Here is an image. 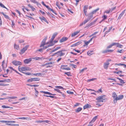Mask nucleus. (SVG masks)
I'll list each match as a JSON object with an SVG mask.
<instances>
[{
    "label": "nucleus",
    "mask_w": 126,
    "mask_h": 126,
    "mask_svg": "<svg viewBox=\"0 0 126 126\" xmlns=\"http://www.w3.org/2000/svg\"><path fill=\"white\" fill-rule=\"evenodd\" d=\"M0 13H1L7 19H10V17H9L6 14H5L3 12H1V13L0 12Z\"/></svg>",
    "instance_id": "21"
},
{
    "label": "nucleus",
    "mask_w": 126,
    "mask_h": 126,
    "mask_svg": "<svg viewBox=\"0 0 126 126\" xmlns=\"http://www.w3.org/2000/svg\"><path fill=\"white\" fill-rule=\"evenodd\" d=\"M1 107L3 108H13L12 107H9L7 106H6L5 105H2Z\"/></svg>",
    "instance_id": "34"
},
{
    "label": "nucleus",
    "mask_w": 126,
    "mask_h": 126,
    "mask_svg": "<svg viewBox=\"0 0 126 126\" xmlns=\"http://www.w3.org/2000/svg\"><path fill=\"white\" fill-rule=\"evenodd\" d=\"M57 34V33L56 32L55 33L53 34V35L52 36V37L50 39V41H49V42L50 43H52L54 39L56 36Z\"/></svg>",
    "instance_id": "6"
},
{
    "label": "nucleus",
    "mask_w": 126,
    "mask_h": 126,
    "mask_svg": "<svg viewBox=\"0 0 126 126\" xmlns=\"http://www.w3.org/2000/svg\"><path fill=\"white\" fill-rule=\"evenodd\" d=\"M97 118V116H95L93 118V119L90 122H91L92 123H93L95 120Z\"/></svg>",
    "instance_id": "23"
},
{
    "label": "nucleus",
    "mask_w": 126,
    "mask_h": 126,
    "mask_svg": "<svg viewBox=\"0 0 126 126\" xmlns=\"http://www.w3.org/2000/svg\"><path fill=\"white\" fill-rule=\"evenodd\" d=\"M102 53H108V50H105L102 51Z\"/></svg>",
    "instance_id": "59"
},
{
    "label": "nucleus",
    "mask_w": 126,
    "mask_h": 126,
    "mask_svg": "<svg viewBox=\"0 0 126 126\" xmlns=\"http://www.w3.org/2000/svg\"><path fill=\"white\" fill-rule=\"evenodd\" d=\"M47 39V37H46L42 41V42H43L45 43Z\"/></svg>",
    "instance_id": "47"
},
{
    "label": "nucleus",
    "mask_w": 126,
    "mask_h": 126,
    "mask_svg": "<svg viewBox=\"0 0 126 126\" xmlns=\"http://www.w3.org/2000/svg\"><path fill=\"white\" fill-rule=\"evenodd\" d=\"M124 51L123 49H121L120 50H118L117 52L121 53H123L124 52Z\"/></svg>",
    "instance_id": "36"
},
{
    "label": "nucleus",
    "mask_w": 126,
    "mask_h": 126,
    "mask_svg": "<svg viewBox=\"0 0 126 126\" xmlns=\"http://www.w3.org/2000/svg\"><path fill=\"white\" fill-rule=\"evenodd\" d=\"M41 58L39 57H36L34 58L33 59L36 60H39L41 59Z\"/></svg>",
    "instance_id": "38"
},
{
    "label": "nucleus",
    "mask_w": 126,
    "mask_h": 126,
    "mask_svg": "<svg viewBox=\"0 0 126 126\" xmlns=\"http://www.w3.org/2000/svg\"><path fill=\"white\" fill-rule=\"evenodd\" d=\"M93 51L91 50H89L87 52V54L89 55H90L92 54Z\"/></svg>",
    "instance_id": "29"
},
{
    "label": "nucleus",
    "mask_w": 126,
    "mask_h": 126,
    "mask_svg": "<svg viewBox=\"0 0 126 126\" xmlns=\"http://www.w3.org/2000/svg\"><path fill=\"white\" fill-rule=\"evenodd\" d=\"M117 47H119V48H123V46L122 45H121L120 44L118 43V44L117 45Z\"/></svg>",
    "instance_id": "32"
},
{
    "label": "nucleus",
    "mask_w": 126,
    "mask_h": 126,
    "mask_svg": "<svg viewBox=\"0 0 126 126\" xmlns=\"http://www.w3.org/2000/svg\"><path fill=\"white\" fill-rule=\"evenodd\" d=\"M30 1L32 3L36 4L38 6L41 5L36 0H31Z\"/></svg>",
    "instance_id": "14"
},
{
    "label": "nucleus",
    "mask_w": 126,
    "mask_h": 126,
    "mask_svg": "<svg viewBox=\"0 0 126 126\" xmlns=\"http://www.w3.org/2000/svg\"><path fill=\"white\" fill-rule=\"evenodd\" d=\"M19 119H22V120H31V119L30 118L25 117H21L18 118Z\"/></svg>",
    "instance_id": "16"
},
{
    "label": "nucleus",
    "mask_w": 126,
    "mask_h": 126,
    "mask_svg": "<svg viewBox=\"0 0 126 126\" xmlns=\"http://www.w3.org/2000/svg\"><path fill=\"white\" fill-rule=\"evenodd\" d=\"M96 78H92L91 79H89L88 80V82H89L90 81H93L94 80L96 79Z\"/></svg>",
    "instance_id": "49"
},
{
    "label": "nucleus",
    "mask_w": 126,
    "mask_h": 126,
    "mask_svg": "<svg viewBox=\"0 0 126 126\" xmlns=\"http://www.w3.org/2000/svg\"><path fill=\"white\" fill-rule=\"evenodd\" d=\"M107 16L105 15H104L103 17H102L105 20L107 18Z\"/></svg>",
    "instance_id": "63"
},
{
    "label": "nucleus",
    "mask_w": 126,
    "mask_h": 126,
    "mask_svg": "<svg viewBox=\"0 0 126 126\" xmlns=\"http://www.w3.org/2000/svg\"><path fill=\"white\" fill-rule=\"evenodd\" d=\"M124 97V96L123 95H120L118 97H117V101L121 100Z\"/></svg>",
    "instance_id": "19"
},
{
    "label": "nucleus",
    "mask_w": 126,
    "mask_h": 126,
    "mask_svg": "<svg viewBox=\"0 0 126 126\" xmlns=\"http://www.w3.org/2000/svg\"><path fill=\"white\" fill-rule=\"evenodd\" d=\"M33 81H38L40 80V79L38 78H33Z\"/></svg>",
    "instance_id": "26"
},
{
    "label": "nucleus",
    "mask_w": 126,
    "mask_h": 126,
    "mask_svg": "<svg viewBox=\"0 0 126 126\" xmlns=\"http://www.w3.org/2000/svg\"><path fill=\"white\" fill-rule=\"evenodd\" d=\"M93 123H92L91 122H90L89 123V124L88 125V126H93Z\"/></svg>",
    "instance_id": "61"
},
{
    "label": "nucleus",
    "mask_w": 126,
    "mask_h": 126,
    "mask_svg": "<svg viewBox=\"0 0 126 126\" xmlns=\"http://www.w3.org/2000/svg\"><path fill=\"white\" fill-rule=\"evenodd\" d=\"M41 93H43L45 94H48L50 95H56L55 94H53L52 93H50L47 92H45L44 91H40Z\"/></svg>",
    "instance_id": "9"
},
{
    "label": "nucleus",
    "mask_w": 126,
    "mask_h": 126,
    "mask_svg": "<svg viewBox=\"0 0 126 126\" xmlns=\"http://www.w3.org/2000/svg\"><path fill=\"white\" fill-rule=\"evenodd\" d=\"M125 10H124L123 11L122 13H121L119 15V16H120V17H122L123 15L124 14V13L125 12Z\"/></svg>",
    "instance_id": "35"
},
{
    "label": "nucleus",
    "mask_w": 126,
    "mask_h": 126,
    "mask_svg": "<svg viewBox=\"0 0 126 126\" xmlns=\"http://www.w3.org/2000/svg\"><path fill=\"white\" fill-rule=\"evenodd\" d=\"M88 6L87 5H85L83 7L84 10H87V9Z\"/></svg>",
    "instance_id": "51"
},
{
    "label": "nucleus",
    "mask_w": 126,
    "mask_h": 126,
    "mask_svg": "<svg viewBox=\"0 0 126 126\" xmlns=\"http://www.w3.org/2000/svg\"><path fill=\"white\" fill-rule=\"evenodd\" d=\"M112 97L113 99V103L115 104L117 102V96L115 92L112 93Z\"/></svg>",
    "instance_id": "3"
},
{
    "label": "nucleus",
    "mask_w": 126,
    "mask_h": 126,
    "mask_svg": "<svg viewBox=\"0 0 126 126\" xmlns=\"http://www.w3.org/2000/svg\"><path fill=\"white\" fill-rule=\"evenodd\" d=\"M24 41V40L22 39H21L19 40V42L20 43H23Z\"/></svg>",
    "instance_id": "56"
},
{
    "label": "nucleus",
    "mask_w": 126,
    "mask_h": 126,
    "mask_svg": "<svg viewBox=\"0 0 126 126\" xmlns=\"http://www.w3.org/2000/svg\"><path fill=\"white\" fill-rule=\"evenodd\" d=\"M49 10L50 11H52V12L53 13H54V14H55L56 15H57L56 13L54 12V11L52 9H51V8H49Z\"/></svg>",
    "instance_id": "52"
},
{
    "label": "nucleus",
    "mask_w": 126,
    "mask_h": 126,
    "mask_svg": "<svg viewBox=\"0 0 126 126\" xmlns=\"http://www.w3.org/2000/svg\"><path fill=\"white\" fill-rule=\"evenodd\" d=\"M99 10V8H97L96 9L94 10V11H93L92 12L93 14H94L95 13H96L97 11H98Z\"/></svg>",
    "instance_id": "30"
},
{
    "label": "nucleus",
    "mask_w": 126,
    "mask_h": 126,
    "mask_svg": "<svg viewBox=\"0 0 126 126\" xmlns=\"http://www.w3.org/2000/svg\"><path fill=\"white\" fill-rule=\"evenodd\" d=\"M64 74L68 76H72V75L70 74V72H65Z\"/></svg>",
    "instance_id": "37"
},
{
    "label": "nucleus",
    "mask_w": 126,
    "mask_h": 126,
    "mask_svg": "<svg viewBox=\"0 0 126 126\" xmlns=\"http://www.w3.org/2000/svg\"><path fill=\"white\" fill-rule=\"evenodd\" d=\"M32 60V59L31 58L26 59L24 61V62L25 63H28L31 61Z\"/></svg>",
    "instance_id": "13"
},
{
    "label": "nucleus",
    "mask_w": 126,
    "mask_h": 126,
    "mask_svg": "<svg viewBox=\"0 0 126 126\" xmlns=\"http://www.w3.org/2000/svg\"><path fill=\"white\" fill-rule=\"evenodd\" d=\"M93 14H93L92 12L88 14V15H87L88 16V18H87L88 19H89V20L91 19L93 17Z\"/></svg>",
    "instance_id": "10"
},
{
    "label": "nucleus",
    "mask_w": 126,
    "mask_h": 126,
    "mask_svg": "<svg viewBox=\"0 0 126 126\" xmlns=\"http://www.w3.org/2000/svg\"><path fill=\"white\" fill-rule=\"evenodd\" d=\"M54 62H50L47 63H46V65H47L50 64H52L54 63Z\"/></svg>",
    "instance_id": "33"
},
{
    "label": "nucleus",
    "mask_w": 126,
    "mask_h": 126,
    "mask_svg": "<svg viewBox=\"0 0 126 126\" xmlns=\"http://www.w3.org/2000/svg\"><path fill=\"white\" fill-rule=\"evenodd\" d=\"M55 87L56 88L59 89H64L63 88V87L60 86H55Z\"/></svg>",
    "instance_id": "40"
},
{
    "label": "nucleus",
    "mask_w": 126,
    "mask_h": 126,
    "mask_svg": "<svg viewBox=\"0 0 126 126\" xmlns=\"http://www.w3.org/2000/svg\"><path fill=\"white\" fill-rule=\"evenodd\" d=\"M43 123H48V124H50V121L48 120H43Z\"/></svg>",
    "instance_id": "39"
},
{
    "label": "nucleus",
    "mask_w": 126,
    "mask_h": 126,
    "mask_svg": "<svg viewBox=\"0 0 126 126\" xmlns=\"http://www.w3.org/2000/svg\"><path fill=\"white\" fill-rule=\"evenodd\" d=\"M82 109V108L79 107L77 109L75 110V112H76L78 113Z\"/></svg>",
    "instance_id": "18"
},
{
    "label": "nucleus",
    "mask_w": 126,
    "mask_h": 126,
    "mask_svg": "<svg viewBox=\"0 0 126 126\" xmlns=\"http://www.w3.org/2000/svg\"><path fill=\"white\" fill-rule=\"evenodd\" d=\"M87 69V68L86 67L83 68V69H82L80 70L79 72V73H81L82 72H83L84 71L86 70Z\"/></svg>",
    "instance_id": "28"
},
{
    "label": "nucleus",
    "mask_w": 126,
    "mask_h": 126,
    "mask_svg": "<svg viewBox=\"0 0 126 126\" xmlns=\"http://www.w3.org/2000/svg\"><path fill=\"white\" fill-rule=\"evenodd\" d=\"M27 81L28 82H31L33 81V78H31L28 80Z\"/></svg>",
    "instance_id": "54"
},
{
    "label": "nucleus",
    "mask_w": 126,
    "mask_h": 126,
    "mask_svg": "<svg viewBox=\"0 0 126 126\" xmlns=\"http://www.w3.org/2000/svg\"><path fill=\"white\" fill-rule=\"evenodd\" d=\"M80 104V103H76L74 105V107H76L78 106H79V104Z\"/></svg>",
    "instance_id": "64"
},
{
    "label": "nucleus",
    "mask_w": 126,
    "mask_h": 126,
    "mask_svg": "<svg viewBox=\"0 0 126 126\" xmlns=\"http://www.w3.org/2000/svg\"><path fill=\"white\" fill-rule=\"evenodd\" d=\"M0 122L5 123H8V121L4 120H0Z\"/></svg>",
    "instance_id": "58"
},
{
    "label": "nucleus",
    "mask_w": 126,
    "mask_h": 126,
    "mask_svg": "<svg viewBox=\"0 0 126 126\" xmlns=\"http://www.w3.org/2000/svg\"><path fill=\"white\" fill-rule=\"evenodd\" d=\"M5 63V61L4 60L3 61L2 63V68L3 69H4V67H6L7 66V65L6 64L5 65H4V64Z\"/></svg>",
    "instance_id": "20"
},
{
    "label": "nucleus",
    "mask_w": 126,
    "mask_h": 126,
    "mask_svg": "<svg viewBox=\"0 0 126 126\" xmlns=\"http://www.w3.org/2000/svg\"><path fill=\"white\" fill-rule=\"evenodd\" d=\"M33 75L36 76H42L43 74L40 73H37L36 74H33Z\"/></svg>",
    "instance_id": "24"
},
{
    "label": "nucleus",
    "mask_w": 126,
    "mask_h": 126,
    "mask_svg": "<svg viewBox=\"0 0 126 126\" xmlns=\"http://www.w3.org/2000/svg\"><path fill=\"white\" fill-rule=\"evenodd\" d=\"M20 67V66H18V69L19 71L21 72H22L23 71H25L26 70L29 71L30 70V69L28 67Z\"/></svg>",
    "instance_id": "2"
},
{
    "label": "nucleus",
    "mask_w": 126,
    "mask_h": 126,
    "mask_svg": "<svg viewBox=\"0 0 126 126\" xmlns=\"http://www.w3.org/2000/svg\"><path fill=\"white\" fill-rule=\"evenodd\" d=\"M123 72L121 71H119L118 72H116V71H114L113 73L118 74H120V73H123Z\"/></svg>",
    "instance_id": "25"
},
{
    "label": "nucleus",
    "mask_w": 126,
    "mask_h": 126,
    "mask_svg": "<svg viewBox=\"0 0 126 126\" xmlns=\"http://www.w3.org/2000/svg\"><path fill=\"white\" fill-rule=\"evenodd\" d=\"M46 44V43L43 42H42L41 43V45L40 46V47H43Z\"/></svg>",
    "instance_id": "41"
},
{
    "label": "nucleus",
    "mask_w": 126,
    "mask_h": 126,
    "mask_svg": "<svg viewBox=\"0 0 126 126\" xmlns=\"http://www.w3.org/2000/svg\"><path fill=\"white\" fill-rule=\"evenodd\" d=\"M12 63L14 65L16 66L21 65L22 64V63L21 62L16 61V60L13 61L12 62Z\"/></svg>",
    "instance_id": "5"
},
{
    "label": "nucleus",
    "mask_w": 126,
    "mask_h": 126,
    "mask_svg": "<svg viewBox=\"0 0 126 126\" xmlns=\"http://www.w3.org/2000/svg\"><path fill=\"white\" fill-rule=\"evenodd\" d=\"M106 96L105 95H101L96 98V100L98 102H103L105 101Z\"/></svg>",
    "instance_id": "1"
},
{
    "label": "nucleus",
    "mask_w": 126,
    "mask_h": 126,
    "mask_svg": "<svg viewBox=\"0 0 126 126\" xmlns=\"http://www.w3.org/2000/svg\"><path fill=\"white\" fill-rule=\"evenodd\" d=\"M67 93L68 94H74V93L73 92L71 91H67Z\"/></svg>",
    "instance_id": "50"
},
{
    "label": "nucleus",
    "mask_w": 126,
    "mask_h": 126,
    "mask_svg": "<svg viewBox=\"0 0 126 126\" xmlns=\"http://www.w3.org/2000/svg\"><path fill=\"white\" fill-rule=\"evenodd\" d=\"M39 18L42 22H43L44 21L47 24L48 23V22L45 17H40Z\"/></svg>",
    "instance_id": "8"
},
{
    "label": "nucleus",
    "mask_w": 126,
    "mask_h": 126,
    "mask_svg": "<svg viewBox=\"0 0 126 126\" xmlns=\"http://www.w3.org/2000/svg\"><path fill=\"white\" fill-rule=\"evenodd\" d=\"M29 46L27 45L24 47L21 50V52L20 53V54H22L24 53L29 47Z\"/></svg>",
    "instance_id": "4"
},
{
    "label": "nucleus",
    "mask_w": 126,
    "mask_h": 126,
    "mask_svg": "<svg viewBox=\"0 0 126 126\" xmlns=\"http://www.w3.org/2000/svg\"><path fill=\"white\" fill-rule=\"evenodd\" d=\"M14 48L17 50H18L19 49V46H18L16 45L15 44H14Z\"/></svg>",
    "instance_id": "31"
},
{
    "label": "nucleus",
    "mask_w": 126,
    "mask_h": 126,
    "mask_svg": "<svg viewBox=\"0 0 126 126\" xmlns=\"http://www.w3.org/2000/svg\"><path fill=\"white\" fill-rule=\"evenodd\" d=\"M65 54L64 53L61 52L60 53L58 54V55L60 56H62L64 55Z\"/></svg>",
    "instance_id": "27"
},
{
    "label": "nucleus",
    "mask_w": 126,
    "mask_h": 126,
    "mask_svg": "<svg viewBox=\"0 0 126 126\" xmlns=\"http://www.w3.org/2000/svg\"><path fill=\"white\" fill-rule=\"evenodd\" d=\"M96 36H94L93 37H92V38H91L89 40V41L90 42L91 41H92L93 39L94 38H96Z\"/></svg>",
    "instance_id": "62"
},
{
    "label": "nucleus",
    "mask_w": 126,
    "mask_h": 126,
    "mask_svg": "<svg viewBox=\"0 0 126 126\" xmlns=\"http://www.w3.org/2000/svg\"><path fill=\"white\" fill-rule=\"evenodd\" d=\"M109 64L110 63L108 62L106 63H104L103 65V67L105 69H107Z\"/></svg>",
    "instance_id": "11"
},
{
    "label": "nucleus",
    "mask_w": 126,
    "mask_h": 126,
    "mask_svg": "<svg viewBox=\"0 0 126 126\" xmlns=\"http://www.w3.org/2000/svg\"><path fill=\"white\" fill-rule=\"evenodd\" d=\"M54 90L55 91L57 92H58L59 93L61 94H62V92H61L60 91V90H59V89H54Z\"/></svg>",
    "instance_id": "46"
},
{
    "label": "nucleus",
    "mask_w": 126,
    "mask_h": 126,
    "mask_svg": "<svg viewBox=\"0 0 126 126\" xmlns=\"http://www.w3.org/2000/svg\"><path fill=\"white\" fill-rule=\"evenodd\" d=\"M115 65H117L119 66H123L124 68H126V65L125 64L121 63H119V64H117V63H115Z\"/></svg>",
    "instance_id": "22"
},
{
    "label": "nucleus",
    "mask_w": 126,
    "mask_h": 126,
    "mask_svg": "<svg viewBox=\"0 0 126 126\" xmlns=\"http://www.w3.org/2000/svg\"><path fill=\"white\" fill-rule=\"evenodd\" d=\"M107 79H108V80H113L115 81H116V79H112V78H108Z\"/></svg>",
    "instance_id": "44"
},
{
    "label": "nucleus",
    "mask_w": 126,
    "mask_h": 126,
    "mask_svg": "<svg viewBox=\"0 0 126 126\" xmlns=\"http://www.w3.org/2000/svg\"><path fill=\"white\" fill-rule=\"evenodd\" d=\"M43 122V120H38L36 121L35 122V123H41Z\"/></svg>",
    "instance_id": "48"
},
{
    "label": "nucleus",
    "mask_w": 126,
    "mask_h": 126,
    "mask_svg": "<svg viewBox=\"0 0 126 126\" xmlns=\"http://www.w3.org/2000/svg\"><path fill=\"white\" fill-rule=\"evenodd\" d=\"M10 79H6L4 80V82H9L10 81Z\"/></svg>",
    "instance_id": "60"
},
{
    "label": "nucleus",
    "mask_w": 126,
    "mask_h": 126,
    "mask_svg": "<svg viewBox=\"0 0 126 126\" xmlns=\"http://www.w3.org/2000/svg\"><path fill=\"white\" fill-rule=\"evenodd\" d=\"M89 20V19H87L86 20H85L83 22L84 24H85L87 22H88Z\"/></svg>",
    "instance_id": "43"
},
{
    "label": "nucleus",
    "mask_w": 126,
    "mask_h": 126,
    "mask_svg": "<svg viewBox=\"0 0 126 126\" xmlns=\"http://www.w3.org/2000/svg\"><path fill=\"white\" fill-rule=\"evenodd\" d=\"M68 38L66 37H64L62 39H61L60 41V43H62L63 41L67 40Z\"/></svg>",
    "instance_id": "15"
},
{
    "label": "nucleus",
    "mask_w": 126,
    "mask_h": 126,
    "mask_svg": "<svg viewBox=\"0 0 126 126\" xmlns=\"http://www.w3.org/2000/svg\"><path fill=\"white\" fill-rule=\"evenodd\" d=\"M91 107V106L88 104L85 105L83 106V108L84 110L87 108H90Z\"/></svg>",
    "instance_id": "12"
},
{
    "label": "nucleus",
    "mask_w": 126,
    "mask_h": 126,
    "mask_svg": "<svg viewBox=\"0 0 126 126\" xmlns=\"http://www.w3.org/2000/svg\"><path fill=\"white\" fill-rule=\"evenodd\" d=\"M80 32L79 31H77L75 32H74L73 33H72L71 35L72 37H74L77 34Z\"/></svg>",
    "instance_id": "17"
},
{
    "label": "nucleus",
    "mask_w": 126,
    "mask_h": 126,
    "mask_svg": "<svg viewBox=\"0 0 126 126\" xmlns=\"http://www.w3.org/2000/svg\"><path fill=\"white\" fill-rule=\"evenodd\" d=\"M93 24V23H91L89 24H88L87 26L86 27H89L90 26H92Z\"/></svg>",
    "instance_id": "55"
},
{
    "label": "nucleus",
    "mask_w": 126,
    "mask_h": 126,
    "mask_svg": "<svg viewBox=\"0 0 126 126\" xmlns=\"http://www.w3.org/2000/svg\"><path fill=\"white\" fill-rule=\"evenodd\" d=\"M0 6L3 8H5V6L4 5L2 4L1 2H0Z\"/></svg>",
    "instance_id": "53"
},
{
    "label": "nucleus",
    "mask_w": 126,
    "mask_h": 126,
    "mask_svg": "<svg viewBox=\"0 0 126 126\" xmlns=\"http://www.w3.org/2000/svg\"><path fill=\"white\" fill-rule=\"evenodd\" d=\"M118 44V43H112L111 44L112 46H113L116 45L117 46V45Z\"/></svg>",
    "instance_id": "45"
},
{
    "label": "nucleus",
    "mask_w": 126,
    "mask_h": 126,
    "mask_svg": "<svg viewBox=\"0 0 126 126\" xmlns=\"http://www.w3.org/2000/svg\"><path fill=\"white\" fill-rule=\"evenodd\" d=\"M84 42H85V45L83 46H85L86 45H87L90 43L89 41L87 42H86L85 41H84Z\"/></svg>",
    "instance_id": "42"
},
{
    "label": "nucleus",
    "mask_w": 126,
    "mask_h": 126,
    "mask_svg": "<svg viewBox=\"0 0 126 126\" xmlns=\"http://www.w3.org/2000/svg\"><path fill=\"white\" fill-rule=\"evenodd\" d=\"M63 70H70L71 69L70 68H63Z\"/></svg>",
    "instance_id": "57"
},
{
    "label": "nucleus",
    "mask_w": 126,
    "mask_h": 126,
    "mask_svg": "<svg viewBox=\"0 0 126 126\" xmlns=\"http://www.w3.org/2000/svg\"><path fill=\"white\" fill-rule=\"evenodd\" d=\"M82 40L79 41V42L74 44L71 46V47H74L75 46H77L78 45H79L80 44L82 43Z\"/></svg>",
    "instance_id": "7"
}]
</instances>
